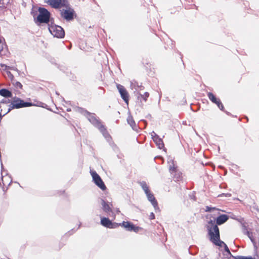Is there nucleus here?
Returning <instances> with one entry per match:
<instances>
[{"label": "nucleus", "instance_id": "4be33fe9", "mask_svg": "<svg viewBox=\"0 0 259 259\" xmlns=\"http://www.w3.org/2000/svg\"><path fill=\"white\" fill-rule=\"evenodd\" d=\"M127 121L134 130H137V126L136 123H135L133 117L131 115L128 116L127 118Z\"/></svg>", "mask_w": 259, "mask_h": 259}, {"label": "nucleus", "instance_id": "f3484780", "mask_svg": "<svg viewBox=\"0 0 259 259\" xmlns=\"http://www.w3.org/2000/svg\"><path fill=\"white\" fill-rule=\"evenodd\" d=\"M153 134H155L154 138H153L154 142L156 143L158 148H163L164 147V144L162 139L160 138L155 133H153Z\"/></svg>", "mask_w": 259, "mask_h": 259}, {"label": "nucleus", "instance_id": "0eeeda50", "mask_svg": "<svg viewBox=\"0 0 259 259\" xmlns=\"http://www.w3.org/2000/svg\"><path fill=\"white\" fill-rule=\"evenodd\" d=\"M91 174L95 184L103 191L105 190L106 187L99 175L95 171H91Z\"/></svg>", "mask_w": 259, "mask_h": 259}, {"label": "nucleus", "instance_id": "f257e3e1", "mask_svg": "<svg viewBox=\"0 0 259 259\" xmlns=\"http://www.w3.org/2000/svg\"><path fill=\"white\" fill-rule=\"evenodd\" d=\"M207 229L210 241L214 245L222 247L226 244L220 240V235L219 227L214 224V221L210 220L208 222Z\"/></svg>", "mask_w": 259, "mask_h": 259}, {"label": "nucleus", "instance_id": "20e7f679", "mask_svg": "<svg viewBox=\"0 0 259 259\" xmlns=\"http://www.w3.org/2000/svg\"><path fill=\"white\" fill-rule=\"evenodd\" d=\"M50 32L54 36L57 38H63L65 35V32L63 29L59 25L52 24L49 26Z\"/></svg>", "mask_w": 259, "mask_h": 259}, {"label": "nucleus", "instance_id": "e433bc0d", "mask_svg": "<svg viewBox=\"0 0 259 259\" xmlns=\"http://www.w3.org/2000/svg\"><path fill=\"white\" fill-rule=\"evenodd\" d=\"M226 113L228 115L229 114V112H227V111H226Z\"/></svg>", "mask_w": 259, "mask_h": 259}, {"label": "nucleus", "instance_id": "7ed1b4c3", "mask_svg": "<svg viewBox=\"0 0 259 259\" xmlns=\"http://www.w3.org/2000/svg\"><path fill=\"white\" fill-rule=\"evenodd\" d=\"M39 14L37 17V20L40 23H48L49 22L50 13L44 8H39Z\"/></svg>", "mask_w": 259, "mask_h": 259}, {"label": "nucleus", "instance_id": "39448f33", "mask_svg": "<svg viewBox=\"0 0 259 259\" xmlns=\"http://www.w3.org/2000/svg\"><path fill=\"white\" fill-rule=\"evenodd\" d=\"M45 3L51 6L55 9L62 7H68V3L67 0H44Z\"/></svg>", "mask_w": 259, "mask_h": 259}, {"label": "nucleus", "instance_id": "412c9836", "mask_svg": "<svg viewBox=\"0 0 259 259\" xmlns=\"http://www.w3.org/2000/svg\"><path fill=\"white\" fill-rule=\"evenodd\" d=\"M0 95L6 98H10L12 96V93L7 89L0 90Z\"/></svg>", "mask_w": 259, "mask_h": 259}, {"label": "nucleus", "instance_id": "4468645a", "mask_svg": "<svg viewBox=\"0 0 259 259\" xmlns=\"http://www.w3.org/2000/svg\"><path fill=\"white\" fill-rule=\"evenodd\" d=\"M229 219V217L225 214L219 215L214 220V224L217 226L225 223Z\"/></svg>", "mask_w": 259, "mask_h": 259}, {"label": "nucleus", "instance_id": "473e14b6", "mask_svg": "<svg viewBox=\"0 0 259 259\" xmlns=\"http://www.w3.org/2000/svg\"><path fill=\"white\" fill-rule=\"evenodd\" d=\"M2 116L1 113H0V118H2Z\"/></svg>", "mask_w": 259, "mask_h": 259}, {"label": "nucleus", "instance_id": "cd10ccee", "mask_svg": "<svg viewBox=\"0 0 259 259\" xmlns=\"http://www.w3.org/2000/svg\"><path fill=\"white\" fill-rule=\"evenodd\" d=\"M236 259H253L251 256H237L235 257Z\"/></svg>", "mask_w": 259, "mask_h": 259}, {"label": "nucleus", "instance_id": "6ab92c4d", "mask_svg": "<svg viewBox=\"0 0 259 259\" xmlns=\"http://www.w3.org/2000/svg\"><path fill=\"white\" fill-rule=\"evenodd\" d=\"M98 129L102 133V134H103V136L105 137V138L108 141H109L111 139V137L110 136L109 134L108 133L105 126L103 125H102V126H100Z\"/></svg>", "mask_w": 259, "mask_h": 259}, {"label": "nucleus", "instance_id": "f704fd0d", "mask_svg": "<svg viewBox=\"0 0 259 259\" xmlns=\"http://www.w3.org/2000/svg\"><path fill=\"white\" fill-rule=\"evenodd\" d=\"M116 211H117V212H119V209H117V210H116Z\"/></svg>", "mask_w": 259, "mask_h": 259}, {"label": "nucleus", "instance_id": "9d476101", "mask_svg": "<svg viewBox=\"0 0 259 259\" xmlns=\"http://www.w3.org/2000/svg\"><path fill=\"white\" fill-rule=\"evenodd\" d=\"M120 224V226L123 227L127 231H134L137 233L141 229V228L135 226L130 222L123 221L122 223Z\"/></svg>", "mask_w": 259, "mask_h": 259}, {"label": "nucleus", "instance_id": "c756f323", "mask_svg": "<svg viewBox=\"0 0 259 259\" xmlns=\"http://www.w3.org/2000/svg\"><path fill=\"white\" fill-rule=\"evenodd\" d=\"M149 219L150 220H153L155 219V215L153 212H151L149 215Z\"/></svg>", "mask_w": 259, "mask_h": 259}, {"label": "nucleus", "instance_id": "ddd939ff", "mask_svg": "<svg viewBox=\"0 0 259 259\" xmlns=\"http://www.w3.org/2000/svg\"><path fill=\"white\" fill-rule=\"evenodd\" d=\"M207 97L212 103L218 106L220 110L224 111V106L219 99L216 98V97L210 92L207 93Z\"/></svg>", "mask_w": 259, "mask_h": 259}, {"label": "nucleus", "instance_id": "c85d7f7f", "mask_svg": "<svg viewBox=\"0 0 259 259\" xmlns=\"http://www.w3.org/2000/svg\"><path fill=\"white\" fill-rule=\"evenodd\" d=\"M224 248H225V250L229 254H231V252L230 251V250L228 248V247L227 246V245L226 244H225V246H224Z\"/></svg>", "mask_w": 259, "mask_h": 259}, {"label": "nucleus", "instance_id": "b1692460", "mask_svg": "<svg viewBox=\"0 0 259 259\" xmlns=\"http://www.w3.org/2000/svg\"><path fill=\"white\" fill-rule=\"evenodd\" d=\"M131 87L132 89H135L136 91L138 90L139 88H143L142 86L139 85L138 82L135 80H133L131 82Z\"/></svg>", "mask_w": 259, "mask_h": 259}, {"label": "nucleus", "instance_id": "5701e85b", "mask_svg": "<svg viewBox=\"0 0 259 259\" xmlns=\"http://www.w3.org/2000/svg\"><path fill=\"white\" fill-rule=\"evenodd\" d=\"M140 185L144 191L145 194L150 192L149 187L145 181H142L140 183Z\"/></svg>", "mask_w": 259, "mask_h": 259}, {"label": "nucleus", "instance_id": "dca6fc26", "mask_svg": "<svg viewBox=\"0 0 259 259\" xmlns=\"http://www.w3.org/2000/svg\"><path fill=\"white\" fill-rule=\"evenodd\" d=\"M101 204L105 212L107 213L113 212L111 208L112 204L111 203L107 202L104 200L102 199Z\"/></svg>", "mask_w": 259, "mask_h": 259}, {"label": "nucleus", "instance_id": "72a5a7b5", "mask_svg": "<svg viewBox=\"0 0 259 259\" xmlns=\"http://www.w3.org/2000/svg\"><path fill=\"white\" fill-rule=\"evenodd\" d=\"M1 165H2V169L3 170V164L2 163H1Z\"/></svg>", "mask_w": 259, "mask_h": 259}, {"label": "nucleus", "instance_id": "c9c22d12", "mask_svg": "<svg viewBox=\"0 0 259 259\" xmlns=\"http://www.w3.org/2000/svg\"><path fill=\"white\" fill-rule=\"evenodd\" d=\"M1 175L2 176V179H3V173L2 172Z\"/></svg>", "mask_w": 259, "mask_h": 259}, {"label": "nucleus", "instance_id": "4c0bfd02", "mask_svg": "<svg viewBox=\"0 0 259 259\" xmlns=\"http://www.w3.org/2000/svg\"><path fill=\"white\" fill-rule=\"evenodd\" d=\"M2 51V50H0V54H1Z\"/></svg>", "mask_w": 259, "mask_h": 259}, {"label": "nucleus", "instance_id": "1a4fd4ad", "mask_svg": "<svg viewBox=\"0 0 259 259\" xmlns=\"http://www.w3.org/2000/svg\"><path fill=\"white\" fill-rule=\"evenodd\" d=\"M101 224L103 226L108 228H116L120 226V224L112 222L107 218H101Z\"/></svg>", "mask_w": 259, "mask_h": 259}, {"label": "nucleus", "instance_id": "a878e982", "mask_svg": "<svg viewBox=\"0 0 259 259\" xmlns=\"http://www.w3.org/2000/svg\"><path fill=\"white\" fill-rule=\"evenodd\" d=\"M220 210H221L220 209L216 208L215 207H211L208 206H207L206 207V209H205V211H206V212H211L212 211H216L218 212V214L219 213V211Z\"/></svg>", "mask_w": 259, "mask_h": 259}, {"label": "nucleus", "instance_id": "7c9ffc66", "mask_svg": "<svg viewBox=\"0 0 259 259\" xmlns=\"http://www.w3.org/2000/svg\"><path fill=\"white\" fill-rule=\"evenodd\" d=\"M153 133H155L154 132H152L151 134V136L152 137V139H153V138H154V136H155V134H153Z\"/></svg>", "mask_w": 259, "mask_h": 259}, {"label": "nucleus", "instance_id": "2eb2a0df", "mask_svg": "<svg viewBox=\"0 0 259 259\" xmlns=\"http://www.w3.org/2000/svg\"><path fill=\"white\" fill-rule=\"evenodd\" d=\"M148 200L151 203L152 205L153 206L155 210H159V207L158 206V203L154 197L153 194L151 193L150 192L146 194Z\"/></svg>", "mask_w": 259, "mask_h": 259}, {"label": "nucleus", "instance_id": "aec40b11", "mask_svg": "<svg viewBox=\"0 0 259 259\" xmlns=\"http://www.w3.org/2000/svg\"><path fill=\"white\" fill-rule=\"evenodd\" d=\"M245 234L247 235L248 238L250 239L251 241L253 243V246H254L255 249L256 250L257 248V243H256V242L255 241V239L253 237L252 233L247 230L246 231Z\"/></svg>", "mask_w": 259, "mask_h": 259}, {"label": "nucleus", "instance_id": "f8f14e48", "mask_svg": "<svg viewBox=\"0 0 259 259\" xmlns=\"http://www.w3.org/2000/svg\"><path fill=\"white\" fill-rule=\"evenodd\" d=\"M169 170L176 181H179L181 179L182 174L177 170V167L174 163L169 165Z\"/></svg>", "mask_w": 259, "mask_h": 259}, {"label": "nucleus", "instance_id": "393cba45", "mask_svg": "<svg viewBox=\"0 0 259 259\" xmlns=\"http://www.w3.org/2000/svg\"><path fill=\"white\" fill-rule=\"evenodd\" d=\"M149 96V94L148 92L144 93V94H139V96L138 97L139 100L143 99L145 102L147 101V98Z\"/></svg>", "mask_w": 259, "mask_h": 259}, {"label": "nucleus", "instance_id": "a211bd4d", "mask_svg": "<svg viewBox=\"0 0 259 259\" xmlns=\"http://www.w3.org/2000/svg\"><path fill=\"white\" fill-rule=\"evenodd\" d=\"M98 129L102 133V134H103V136L105 137V138L108 141H109L111 139V137L110 136L109 134L108 133L105 126L103 125H102V126H100Z\"/></svg>", "mask_w": 259, "mask_h": 259}, {"label": "nucleus", "instance_id": "2f4dec72", "mask_svg": "<svg viewBox=\"0 0 259 259\" xmlns=\"http://www.w3.org/2000/svg\"><path fill=\"white\" fill-rule=\"evenodd\" d=\"M226 196H231V194H227Z\"/></svg>", "mask_w": 259, "mask_h": 259}, {"label": "nucleus", "instance_id": "f03ea898", "mask_svg": "<svg viewBox=\"0 0 259 259\" xmlns=\"http://www.w3.org/2000/svg\"><path fill=\"white\" fill-rule=\"evenodd\" d=\"M32 103L25 102L20 98H16L11 102L7 113L9 112L12 109H18L22 107H29L32 106Z\"/></svg>", "mask_w": 259, "mask_h": 259}, {"label": "nucleus", "instance_id": "9b49d317", "mask_svg": "<svg viewBox=\"0 0 259 259\" xmlns=\"http://www.w3.org/2000/svg\"><path fill=\"white\" fill-rule=\"evenodd\" d=\"M116 87L120 94L122 99L126 104H128L129 100V95L126 89L123 85L119 84H117Z\"/></svg>", "mask_w": 259, "mask_h": 259}, {"label": "nucleus", "instance_id": "423d86ee", "mask_svg": "<svg viewBox=\"0 0 259 259\" xmlns=\"http://www.w3.org/2000/svg\"><path fill=\"white\" fill-rule=\"evenodd\" d=\"M82 113L87 117L89 121L98 128L103 125L95 114L90 113L87 111H83Z\"/></svg>", "mask_w": 259, "mask_h": 259}, {"label": "nucleus", "instance_id": "6e6552de", "mask_svg": "<svg viewBox=\"0 0 259 259\" xmlns=\"http://www.w3.org/2000/svg\"><path fill=\"white\" fill-rule=\"evenodd\" d=\"M74 13V10L71 9H63L60 10L61 16L67 21H70L73 19Z\"/></svg>", "mask_w": 259, "mask_h": 259}, {"label": "nucleus", "instance_id": "bb28decb", "mask_svg": "<svg viewBox=\"0 0 259 259\" xmlns=\"http://www.w3.org/2000/svg\"><path fill=\"white\" fill-rule=\"evenodd\" d=\"M13 84L16 87V88H19V89H21L22 88V84L19 82V81H15L14 80L13 81Z\"/></svg>", "mask_w": 259, "mask_h": 259}]
</instances>
